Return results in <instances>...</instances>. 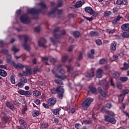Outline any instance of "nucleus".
Segmentation results:
<instances>
[{
	"mask_svg": "<svg viewBox=\"0 0 129 129\" xmlns=\"http://www.w3.org/2000/svg\"><path fill=\"white\" fill-rule=\"evenodd\" d=\"M41 125L42 128H48V127H49V124L46 121L41 122Z\"/></svg>",
	"mask_w": 129,
	"mask_h": 129,
	"instance_id": "30",
	"label": "nucleus"
},
{
	"mask_svg": "<svg viewBox=\"0 0 129 129\" xmlns=\"http://www.w3.org/2000/svg\"><path fill=\"white\" fill-rule=\"evenodd\" d=\"M76 8H80L81 7H82V3H81V2H78L76 4Z\"/></svg>",
	"mask_w": 129,
	"mask_h": 129,
	"instance_id": "54",
	"label": "nucleus"
},
{
	"mask_svg": "<svg viewBox=\"0 0 129 129\" xmlns=\"http://www.w3.org/2000/svg\"><path fill=\"white\" fill-rule=\"evenodd\" d=\"M122 38H129V31L127 32H124L122 34Z\"/></svg>",
	"mask_w": 129,
	"mask_h": 129,
	"instance_id": "43",
	"label": "nucleus"
},
{
	"mask_svg": "<svg viewBox=\"0 0 129 129\" xmlns=\"http://www.w3.org/2000/svg\"><path fill=\"white\" fill-rule=\"evenodd\" d=\"M120 74L118 72H115L112 74L113 78L117 79L119 77Z\"/></svg>",
	"mask_w": 129,
	"mask_h": 129,
	"instance_id": "31",
	"label": "nucleus"
},
{
	"mask_svg": "<svg viewBox=\"0 0 129 129\" xmlns=\"http://www.w3.org/2000/svg\"><path fill=\"white\" fill-rule=\"evenodd\" d=\"M61 34H55L54 37L55 39H59V38H61V36H64L66 35V31L64 30H62L61 31Z\"/></svg>",
	"mask_w": 129,
	"mask_h": 129,
	"instance_id": "20",
	"label": "nucleus"
},
{
	"mask_svg": "<svg viewBox=\"0 0 129 129\" xmlns=\"http://www.w3.org/2000/svg\"><path fill=\"white\" fill-rule=\"evenodd\" d=\"M32 93L34 96H35V97H38V96H40V95H41V93H40V91L38 90L33 91L32 92Z\"/></svg>",
	"mask_w": 129,
	"mask_h": 129,
	"instance_id": "33",
	"label": "nucleus"
},
{
	"mask_svg": "<svg viewBox=\"0 0 129 129\" xmlns=\"http://www.w3.org/2000/svg\"><path fill=\"white\" fill-rule=\"evenodd\" d=\"M55 77L56 78H58L59 79H61V80H64V79H66L67 77L66 76L62 75V76H59L57 74L55 75Z\"/></svg>",
	"mask_w": 129,
	"mask_h": 129,
	"instance_id": "34",
	"label": "nucleus"
},
{
	"mask_svg": "<svg viewBox=\"0 0 129 129\" xmlns=\"http://www.w3.org/2000/svg\"><path fill=\"white\" fill-rule=\"evenodd\" d=\"M122 18V17L120 16V15H118L116 18H115L112 21V24L113 25H115V24H117V22L120 20V19Z\"/></svg>",
	"mask_w": 129,
	"mask_h": 129,
	"instance_id": "23",
	"label": "nucleus"
},
{
	"mask_svg": "<svg viewBox=\"0 0 129 129\" xmlns=\"http://www.w3.org/2000/svg\"><path fill=\"white\" fill-rule=\"evenodd\" d=\"M25 67V71L23 72V74L25 76H28V75H32V71H31V68L28 66H25L23 68Z\"/></svg>",
	"mask_w": 129,
	"mask_h": 129,
	"instance_id": "10",
	"label": "nucleus"
},
{
	"mask_svg": "<svg viewBox=\"0 0 129 129\" xmlns=\"http://www.w3.org/2000/svg\"><path fill=\"white\" fill-rule=\"evenodd\" d=\"M73 35L75 38H79L80 36V32L78 31H75L73 32Z\"/></svg>",
	"mask_w": 129,
	"mask_h": 129,
	"instance_id": "32",
	"label": "nucleus"
},
{
	"mask_svg": "<svg viewBox=\"0 0 129 129\" xmlns=\"http://www.w3.org/2000/svg\"><path fill=\"white\" fill-rule=\"evenodd\" d=\"M103 74V70L99 69L97 71V78H101L102 75Z\"/></svg>",
	"mask_w": 129,
	"mask_h": 129,
	"instance_id": "18",
	"label": "nucleus"
},
{
	"mask_svg": "<svg viewBox=\"0 0 129 129\" xmlns=\"http://www.w3.org/2000/svg\"><path fill=\"white\" fill-rule=\"evenodd\" d=\"M57 93L58 98H59V99H62L64 96V89L61 87Z\"/></svg>",
	"mask_w": 129,
	"mask_h": 129,
	"instance_id": "13",
	"label": "nucleus"
},
{
	"mask_svg": "<svg viewBox=\"0 0 129 129\" xmlns=\"http://www.w3.org/2000/svg\"><path fill=\"white\" fill-rule=\"evenodd\" d=\"M48 60H49V59L48 58V57H41V61L42 62H44L45 64H46V65H49V63H48Z\"/></svg>",
	"mask_w": 129,
	"mask_h": 129,
	"instance_id": "36",
	"label": "nucleus"
},
{
	"mask_svg": "<svg viewBox=\"0 0 129 129\" xmlns=\"http://www.w3.org/2000/svg\"><path fill=\"white\" fill-rule=\"evenodd\" d=\"M18 37L20 39V40H23V39H24V44H22V47H23L25 50L29 52V51H30V45H28L27 44V42H28V40H29V36L26 35H18Z\"/></svg>",
	"mask_w": 129,
	"mask_h": 129,
	"instance_id": "2",
	"label": "nucleus"
},
{
	"mask_svg": "<svg viewBox=\"0 0 129 129\" xmlns=\"http://www.w3.org/2000/svg\"><path fill=\"white\" fill-rule=\"evenodd\" d=\"M89 89L92 93L97 94V89L96 88L93 87L92 86H89Z\"/></svg>",
	"mask_w": 129,
	"mask_h": 129,
	"instance_id": "22",
	"label": "nucleus"
},
{
	"mask_svg": "<svg viewBox=\"0 0 129 129\" xmlns=\"http://www.w3.org/2000/svg\"><path fill=\"white\" fill-rule=\"evenodd\" d=\"M23 95L26 97H30L31 96V93L29 91H25L24 94Z\"/></svg>",
	"mask_w": 129,
	"mask_h": 129,
	"instance_id": "42",
	"label": "nucleus"
},
{
	"mask_svg": "<svg viewBox=\"0 0 129 129\" xmlns=\"http://www.w3.org/2000/svg\"><path fill=\"white\" fill-rule=\"evenodd\" d=\"M20 21L23 24H30L31 23V20L28 18V15L26 14L21 16Z\"/></svg>",
	"mask_w": 129,
	"mask_h": 129,
	"instance_id": "6",
	"label": "nucleus"
},
{
	"mask_svg": "<svg viewBox=\"0 0 129 129\" xmlns=\"http://www.w3.org/2000/svg\"><path fill=\"white\" fill-rule=\"evenodd\" d=\"M91 122V120H84L82 122V123H84V124H90Z\"/></svg>",
	"mask_w": 129,
	"mask_h": 129,
	"instance_id": "46",
	"label": "nucleus"
},
{
	"mask_svg": "<svg viewBox=\"0 0 129 129\" xmlns=\"http://www.w3.org/2000/svg\"><path fill=\"white\" fill-rule=\"evenodd\" d=\"M12 51H13V52H14V53H17V52H19V49H18V48H17V47H16V46H13L12 47L11 49Z\"/></svg>",
	"mask_w": 129,
	"mask_h": 129,
	"instance_id": "47",
	"label": "nucleus"
},
{
	"mask_svg": "<svg viewBox=\"0 0 129 129\" xmlns=\"http://www.w3.org/2000/svg\"><path fill=\"white\" fill-rule=\"evenodd\" d=\"M61 86H57L56 89L54 88L51 90V92L52 94H56V93H58L61 89Z\"/></svg>",
	"mask_w": 129,
	"mask_h": 129,
	"instance_id": "19",
	"label": "nucleus"
},
{
	"mask_svg": "<svg viewBox=\"0 0 129 129\" xmlns=\"http://www.w3.org/2000/svg\"><path fill=\"white\" fill-rule=\"evenodd\" d=\"M47 43V40L44 37H41L40 40L38 41V46L42 48H46L45 44Z\"/></svg>",
	"mask_w": 129,
	"mask_h": 129,
	"instance_id": "8",
	"label": "nucleus"
},
{
	"mask_svg": "<svg viewBox=\"0 0 129 129\" xmlns=\"http://www.w3.org/2000/svg\"><path fill=\"white\" fill-rule=\"evenodd\" d=\"M2 53H3V54H8L9 53V50H8V49H2L1 51Z\"/></svg>",
	"mask_w": 129,
	"mask_h": 129,
	"instance_id": "63",
	"label": "nucleus"
},
{
	"mask_svg": "<svg viewBox=\"0 0 129 129\" xmlns=\"http://www.w3.org/2000/svg\"><path fill=\"white\" fill-rule=\"evenodd\" d=\"M10 80L11 81V83L15 84L16 83V75L13 74L10 78Z\"/></svg>",
	"mask_w": 129,
	"mask_h": 129,
	"instance_id": "27",
	"label": "nucleus"
},
{
	"mask_svg": "<svg viewBox=\"0 0 129 129\" xmlns=\"http://www.w3.org/2000/svg\"><path fill=\"white\" fill-rule=\"evenodd\" d=\"M104 117L105 121H107V122H109L112 123V124H115L116 123V120L114 118L111 117L108 115H105Z\"/></svg>",
	"mask_w": 129,
	"mask_h": 129,
	"instance_id": "7",
	"label": "nucleus"
},
{
	"mask_svg": "<svg viewBox=\"0 0 129 129\" xmlns=\"http://www.w3.org/2000/svg\"><path fill=\"white\" fill-rule=\"evenodd\" d=\"M98 91L99 93H100V95L102 96V97H106V93L102 90L101 87L98 88Z\"/></svg>",
	"mask_w": 129,
	"mask_h": 129,
	"instance_id": "17",
	"label": "nucleus"
},
{
	"mask_svg": "<svg viewBox=\"0 0 129 129\" xmlns=\"http://www.w3.org/2000/svg\"><path fill=\"white\" fill-rule=\"evenodd\" d=\"M55 13H56V15L57 16H60V15H62L63 14V10H58V9L57 8H53L52 9V10L48 13V16L49 17H51V18H55L56 17V14H55Z\"/></svg>",
	"mask_w": 129,
	"mask_h": 129,
	"instance_id": "5",
	"label": "nucleus"
},
{
	"mask_svg": "<svg viewBox=\"0 0 129 129\" xmlns=\"http://www.w3.org/2000/svg\"><path fill=\"white\" fill-rule=\"evenodd\" d=\"M128 80V78L126 77H120V81L122 82H126Z\"/></svg>",
	"mask_w": 129,
	"mask_h": 129,
	"instance_id": "38",
	"label": "nucleus"
},
{
	"mask_svg": "<svg viewBox=\"0 0 129 129\" xmlns=\"http://www.w3.org/2000/svg\"><path fill=\"white\" fill-rule=\"evenodd\" d=\"M38 5L41 7V10H42V11H45L46 12V10H47V5H45V3L43 2H40V3L38 4Z\"/></svg>",
	"mask_w": 129,
	"mask_h": 129,
	"instance_id": "21",
	"label": "nucleus"
},
{
	"mask_svg": "<svg viewBox=\"0 0 129 129\" xmlns=\"http://www.w3.org/2000/svg\"><path fill=\"white\" fill-rule=\"evenodd\" d=\"M116 5L120 6L123 5V6H127V1L126 0H117L116 2Z\"/></svg>",
	"mask_w": 129,
	"mask_h": 129,
	"instance_id": "15",
	"label": "nucleus"
},
{
	"mask_svg": "<svg viewBox=\"0 0 129 129\" xmlns=\"http://www.w3.org/2000/svg\"><path fill=\"white\" fill-rule=\"evenodd\" d=\"M93 76H94V71H93L86 75V77H90V78L93 77Z\"/></svg>",
	"mask_w": 129,
	"mask_h": 129,
	"instance_id": "41",
	"label": "nucleus"
},
{
	"mask_svg": "<svg viewBox=\"0 0 129 129\" xmlns=\"http://www.w3.org/2000/svg\"><path fill=\"white\" fill-rule=\"evenodd\" d=\"M96 43L98 46H101L102 45V42L100 39H97L96 40Z\"/></svg>",
	"mask_w": 129,
	"mask_h": 129,
	"instance_id": "53",
	"label": "nucleus"
},
{
	"mask_svg": "<svg viewBox=\"0 0 129 129\" xmlns=\"http://www.w3.org/2000/svg\"><path fill=\"white\" fill-rule=\"evenodd\" d=\"M85 11L86 13H88L90 15H95V12L90 7H86L85 8Z\"/></svg>",
	"mask_w": 129,
	"mask_h": 129,
	"instance_id": "12",
	"label": "nucleus"
},
{
	"mask_svg": "<svg viewBox=\"0 0 129 129\" xmlns=\"http://www.w3.org/2000/svg\"><path fill=\"white\" fill-rule=\"evenodd\" d=\"M60 111H61V108H56L52 110V113L54 114V115H58L60 114Z\"/></svg>",
	"mask_w": 129,
	"mask_h": 129,
	"instance_id": "24",
	"label": "nucleus"
},
{
	"mask_svg": "<svg viewBox=\"0 0 129 129\" xmlns=\"http://www.w3.org/2000/svg\"><path fill=\"white\" fill-rule=\"evenodd\" d=\"M7 63L11 64L12 66H13L16 69H23L25 67V66L22 63H16V62L12 60V55L9 54L7 57Z\"/></svg>",
	"mask_w": 129,
	"mask_h": 129,
	"instance_id": "1",
	"label": "nucleus"
},
{
	"mask_svg": "<svg viewBox=\"0 0 129 129\" xmlns=\"http://www.w3.org/2000/svg\"><path fill=\"white\" fill-rule=\"evenodd\" d=\"M105 107L108 108V109H110L112 107V104L110 102L107 103L105 104Z\"/></svg>",
	"mask_w": 129,
	"mask_h": 129,
	"instance_id": "45",
	"label": "nucleus"
},
{
	"mask_svg": "<svg viewBox=\"0 0 129 129\" xmlns=\"http://www.w3.org/2000/svg\"><path fill=\"white\" fill-rule=\"evenodd\" d=\"M25 85V83L21 82V81L18 83V87L20 88H23V87Z\"/></svg>",
	"mask_w": 129,
	"mask_h": 129,
	"instance_id": "56",
	"label": "nucleus"
},
{
	"mask_svg": "<svg viewBox=\"0 0 129 129\" xmlns=\"http://www.w3.org/2000/svg\"><path fill=\"white\" fill-rule=\"evenodd\" d=\"M21 82L23 83H27V78L23 77L21 79Z\"/></svg>",
	"mask_w": 129,
	"mask_h": 129,
	"instance_id": "62",
	"label": "nucleus"
},
{
	"mask_svg": "<svg viewBox=\"0 0 129 129\" xmlns=\"http://www.w3.org/2000/svg\"><path fill=\"white\" fill-rule=\"evenodd\" d=\"M124 96H123V95H122V94L119 95V101H123V99H124Z\"/></svg>",
	"mask_w": 129,
	"mask_h": 129,
	"instance_id": "58",
	"label": "nucleus"
},
{
	"mask_svg": "<svg viewBox=\"0 0 129 129\" xmlns=\"http://www.w3.org/2000/svg\"><path fill=\"white\" fill-rule=\"evenodd\" d=\"M59 30H60V28H59V27H57L53 30V34H54V35H57V34H56V33H58V32H59Z\"/></svg>",
	"mask_w": 129,
	"mask_h": 129,
	"instance_id": "59",
	"label": "nucleus"
},
{
	"mask_svg": "<svg viewBox=\"0 0 129 129\" xmlns=\"http://www.w3.org/2000/svg\"><path fill=\"white\" fill-rule=\"evenodd\" d=\"M39 115H40V112L37 110H34L32 111V116H33V117H37V116H39Z\"/></svg>",
	"mask_w": 129,
	"mask_h": 129,
	"instance_id": "28",
	"label": "nucleus"
},
{
	"mask_svg": "<svg viewBox=\"0 0 129 129\" xmlns=\"http://www.w3.org/2000/svg\"><path fill=\"white\" fill-rule=\"evenodd\" d=\"M27 12L30 15H39V14L45 15V14H46V11L42 9H38L37 10L35 8L28 9Z\"/></svg>",
	"mask_w": 129,
	"mask_h": 129,
	"instance_id": "4",
	"label": "nucleus"
},
{
	"mask_svg": "<svg viewBox=\"0 0 129 129\" xmlns=\"http://www.w3.org/2000/svg\"><path fill=\"white\" fill-rule=\"evenodd\" d=\"M63 6V1L62 0H58L57 1V8H61Z\"/></svg>",
	"mask_w": 129,
	"mask_h": 129,
	"instance_id": "40",
	"label": "nucleus"
},
{
	"mask_svg": "<svg viewBox=\"0 0 129 129\" xmlns=\"http://www.w3.org/2000/svg\"><path fill=\"white\" fill-rule=\"evenodd\" d=\"M0 75L2 77H6L8 75V73H7L6 71L0 69Z\"/></svg>",
	"mask_w": 129,
	"mask_h": 129,
	"instance_id": "29",
	"label": "nucleus"
},
{
	"mask_svg": "<svg viewBox=\"0 0 129 129\" xmlns=\"http://www.w3.org/2000/svg\"><path fill=\"white\" fill-rule=\"evenodd\" d=\"M88 57L89 58V59H94V55L91 53H88L87 54Z\"/></svg>",
	"mask_w": 129,
	"mask_h": 129,
	"instance_id": "60",
	"label": "nucleus"
},
{
	"mask_svg": "<svg viewBox=\"0 0 129 129\" xmlns=\"http://www.w3.org/2000/svg\"><path fill=\"white\" fill-rule=\"evenodd\" d=\"M66 68L67 69L68 72H70L73 69V67L71 66H66Z\"/></svg>",
	"mask_w": 129,
	"mask_h": 129,
	"instance_id": "48",
	"label": "nucleus"
},
{
	"mask_svg": "<svg viewBox=\"0 0 129 129\" xmlns=\"http://www.w3.org/2000/svg\"><path fill=\"white\" fill-rule=\"evenodd\" d=\"M117 44V43L116 41H113L112 43H111L110 47L111 52H114L115 50H116Z\"/></svg>",
	"mask_w": 129,
	"mask_h": 129,
	"instance_id": "14",
	"label": "nucleus"
},
{
	"mask_svg": "<svg viewBox=\"0 0 129 129\" xmlns=\"http://www.w3.org/2000/svg\"><path fill=\"white\" fill-rule=\"evenodd\" d=\"M75 127L77 129H80L81 127H82V125L80 124V123H77L75 124Z\"/></svg>",
	"mask_w": 129,
	"mask_h": 129,
	"instance_id": "50",
	"label": "nucleus"
},
{
	"mask_svg": "<svg viewBox=\"0 0 129 129\" xmlns=\"http://www.w3.org/2000/svg\"><path fill=\"white\" fill-rule=\"evenodd\" d=\"M106 32L109 34H113L114 33H115V29H112L110 28H108L106 29Z\"/></svg>",
	"mask_w": 129,
	"mask_h": 129,
	"instance_id": "35",
	"label": "nucleus"
},
{
	"mask_svg": "<svg viewBox=\"0 0 129 129\" xmlns=\"http://www.w3.org/2000/svg\"><path fill=\"white\" fill-rule=\"evenodd\" d=\"M27 110H28V108L27 106H25L24 108L22 109V114L23 115L26 114V112L27 111Z\"/></svg>",
	"mask_w": 129,
	"mask_h": 129,
	"instance_id": "55",
	"label": "nucleus"
},
{
	"mask_svg": "<svg viewBox=\"0 0 129 129\" xmlns=\"http://www.w3.org/2000/svg\"><path fill=\"white\" fill-rule=\"evenodd\" d=\"M93 99L92 98L89 97L87 98L81 104L82 107L85 109V110H87V108L90 106L91 103L93 102Z\"/></svg>",
	"mask_w": 129,
	"mask_h": 129,
	"instance_id": "3",
	"label": "nucleus"
},
{
	"mask_svg": "<svg viewBox=\"0 0 129 129\" xmlns=\"http://www.w3.org/2000/svg\"><path fill=\"white\" fill-rule=\"evenodd\" d=\"M49 61L50 63H56L57 62V59L51 57L49 58Z\"/></svg>",
	"mask_w": 129,
	"mask_h": 129,
	"instance_id": "51",
	"label": "nucleus"
},
{
	"mask_svg": "<svg viewBox=\"0 0 129 129\" xmlns=\"http://www.w3.org/2000/svg\"><path fill=\"white\" fill-rule=\"evenodd\" d=\"M68 58H69V55L68 54H65L64 55L61 56L62 62L65 63L67 60H68Z\"/></svg>",
	"mask_w": 129,
	"mask_h": 129,
	"instance_id": "26",
	"label": "nucleus"
},
{
	"mask_svg": "<svg viewBox=\"0 0 129 129\" xmlns=\"http://www.w3.org/2000/svg\"><path fill=\"white\" fill-rule=\"evenodd\" d=\"M121 30L125 32H129V23H125L121 25Z\"/></svg>",
	"mask_w": 129,
	"mask_h": 129,
	"instance_id": "16",
	"label": "nucleus"
},
{
	"mask_svg": "<svg viewBox=\"0 0 129 129\" xmlns=\"http://www.w3.org/2000/svg\"><path fill=\"white\" fill-rule=\"evenodd\" d=\"M18 93H19V94H20V95H24V93H25V90H19L17 91Z\"/></svg>",
	"mask_w": 129,
	"mask_h": 129,
	"instance_id": "57",
	"label": "nucleus"
},
{
	"mask_svg": "<svg viewBox=\"0 0 129 129\" xmlns=\"http://www.w3.org/2000/svg\"><path fill=\"white\" fill-rule=\"evenodd\" d=\"M56 102L57 100L56 99V98L52 97L48 99V104L51 107L54 106V105L56 104Z\"/></svg>",
	"mask_w": 129,
	"mask_h": 129,
	"instance_id": "9",
	"label": "nucleus"
},
{
	"mask_svg": "<svg viewBox=\"0 0 129 129\" xmlns=\"http://www.w3.org/2000/svg\"><path fill=\"white\" fill-rule=\"evenodd\" d=\"M111 14H112L111 11H106L104 13V16L106 18V17H109Z\"/></svg>",
	"mask_w": 129,
	"mask_h": 129,
	"instance_id": "39",
	"label": "nucleus"
},
{
	"mask_svg": "<svg viewBox=\"0 0 129 129\" xmlns=\"http://www.w3.org/2000/svg\"><path fill=\"white\" fill-rule=\"evenodd\" d=\"M59 73H60V74H65V69H60L59 71H58Z\"/></svg>",
	"mask_w": 129,
	"mask_h": 129,
	"instance_id": "61",
	"label": "nucleus"
},
{
	"mask_svg": "<svg viewBox=\"0 0 129 129\" xmlns=\"http://www.w3.org/2000/svg\"><path fill=\"white\" fill-rule=\"evenodd\" d=\"M105 63H106V60H105V59L104 58H102L99 61V64H100L101 65L105 64Z\"/></svg>",
	"mask_w": 129,
	"mask_h": 129,
	"instance_id": "49",
	"label": "nucleus"
},
{
	"mask_svg": "<svg viewBox=\"0 0 129 129\" xmlns=\"http://www.w3.org/2000/svg\"><path fill=\"white\" fill-rule=\"evenodd\" d=\"M123 67L122 68H120L121 70H122V71H124L125 70H127V69H128L129 68V64L126 63V62H124L123 64Z\"/></svg>",
	"mask_w": 129,
	"mask_h": 129,
	"instance_id": "25",
	"label": "nucleus"
},
{
	"mask_svg": "<svg viewBox=\"0 0 129 129\" xmlns=\"http://www.w3.org/2000/svg\"><path fill=\"white\" fill-rule=\"evenodd\" d=\"M20 125L22 128H27L28 126V124L27 123V122L25 121V120L23 119H19Z\"/></svg>",
	"mask_w": 129,
	"mask_h": 129,
	"instance_id": "11",
	"label": "nucleus"
},
{
	"mask_svg": "<svg viewBox=\"0 0 129 129\" xmlns=\"http://www.w3.org/2000/svg\"><path fill=\"white\" fill-rule=\"evenodd\" d=\"M107 114L111 116H114V113L111 111H108L107 112Z\"/></svg>",
	"mask_w": 129,
	"mask_h": 129,
	"instance_id": "64",
	"label": "nucleus"
},
{
	"mask_svg": "<svg viewBox=\"0 0 129 129\" xmlns=\"http://www.w3.org/2000/svg\"><path fill=\"white\" fill-rule=\"evenodd\" d=\"M54 82L55 83H56V84H60V85H63V81H59L58 80H55Z\"/></svg>",
	"mask_w": 129,
	"mask_h": 129,
	"instance_id": "52",
	"label": "nucleus"
},
{
	"mask_svg": "<svg viewBox=\"0 0 129 129\" xmlns=\"http://www.w3.org/2000/svg\"><path fill=\"white\" fill-rule=\"evenodd\" d=\"M50 40L54 45H56L57 43H58V41L56 39H55L54 37H51L50 38Z\"/></svg>",
	"mask_w": 129,
	"mask_h": 129,
	"instance_id": "37",
	"label": "nucleus"
},
{
	"mask_svg": "<svg viewBox=\"0 0 129 129\" xmlns=\"http://www.w3.org/2000/svg\"><path fill=\"white\" fill-rule=\"evenodd\" d=\"M128 93H129V90H127V89H124L122 91V93L121 94L124 96V95H126V94H128Z\"/></svg>",
	"mask_w": 129,
	"mask_h": 129,
	"instance_id": "44",
	"label": "nucleus"
}]
</instances>
